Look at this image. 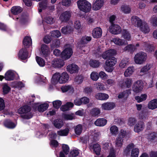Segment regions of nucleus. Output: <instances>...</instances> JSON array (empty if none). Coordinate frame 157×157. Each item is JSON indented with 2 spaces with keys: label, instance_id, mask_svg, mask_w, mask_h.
Here are the masks:
<instances>
[{
  "label": "nucleus",
  "instance_id": "1",
  "mask_svg": "<svg viewBox=\"0 0 157 157\" xmlns=\"http://www.w3.org/2000/svg\"><path fill=\"white\" fill-rule=\"evenodd\" d=\"M100 48L97 49V51L94 53L96 57L98 58L101 56L104 59L108 58L105 62V65L104 67L105 70L109 72H111L114 70L113 67L117 63V59L114 57L112 56L117 54L116 51L114 49H110L106 51L102 54Z\"/></svg>",
  "mask_w": 157,
  "mask_h": 157
},
{
  "label": "nucleus",
  "instance_id": "2",
  "mask_svg": "<svg viewBox=\"0 0 157 157\" xmlns=\"http://www.w3.org/2000/svg\"><path fill=\"white\" fill-rule=\"evenodd\" d=\"M69 78V75L66 72H63L62 73L56 72L52 75L51 82L54 85L58 83L64 84L68 82Z\"/></svg>",
  "mask_w": 157,
  "mask_h": 157
},
{
  "label": "nucleus",
  "instance_id": "3",
  "mask_svg": "<svg viewBox=\"0 0 157 157\" xmlns=\"http://www.w3.org/2000/svg\"><path fill=\"white\" fill-rule=\"evenodd\" d=\"M30 107L27 105H24L20 107L18 110L19 113L21 114V116L23 119H29L32 117L33 115L31 112Z\"/></svg>",
  "mask_w": 157,
  "mask_h": 157
},
{
  "label": "nucleus",
  "instance_id": "4",
  "mask_svg": "<svg viewBox=\"0 0 157 157\" xmlns=\"http://www.w3.org/2000/svg\"><path fill=\"white\" fill-rule=\"evenodd\" d=\"M77 4L78 8L85 13L89 12L91 8V3L86 0H79Z\"/></svg>",
  "mask_w": 157,
  "mask_h": 157
},
{
  "label": "nucleus",
  "instance_id": "5",
  "mask_svg": "<svg viewBox=\"0 0 157 157\" xmlns=\"http://www.w3.org/2000/svg\"><path fill=\"white\" fill-rule=\"evenodd\" d=\"M147 54L143 52H140L135 56L134 60L136 63L138 64H143L147 60Z\"/></svg>",
  "mask_w": 157,
  "mask_h": 157
},
{
  "label": "nucleus",
  "instance_id": "6",
  "mask_svg": "<svg viewBox=\"0 0 157 157\" xmlns=\"http://www.w3.org/2000/svg\"><path fill=\"white\" fill-rule=\"evenodd\" d=\"M19 78V76L17 73L15 71L11 70L7 71L4 75V78L8 81L17 79Z\"/></svg>",
  "mask_w": 157,
  "mask_h": 157
},
{
  "label": "nucleus",
  "instance_id": "7",
  "mask_svg": "<svg viewBox=\"0 0 157 157\" xmlns=\"http://www.w3.org/2000/svg\"><path fill=\"white\" fill-rule=\"evenodd\" d=\"M47 10L52 12L55 10L54 5L49 6L48 2L47 1L41 2L39 3L38 10L39 13L42 11L43 10Z\"/></svg>",
  "mask_w": 157,
  "mask_h": 157
},
{
  "label": "nucleus",
  "instance_id": "8",
  "mask_svg": "<svg viewBox=\"0 0 157 157\" xmlns=\"http://www.w3.org/2000/svg\"><path fill=\"white\" fill-rule=\"evenodd\" d=\"M65 64L64 61L62 59H55L51 62H48V64L51 65L55 68H60L63 67Z\"/></svg>",
  "mask_w": 157,
  "mask_h": 157
},
{
  "label": "nucleus",
  "instance_id": "9",
  "mask_svg": "<svg viewBox=\"0 0 157 157\" xmlns=\"http://www.w3.org/2000/svg\"><path fill=\"white\" fill-rule=\"evenodd\" d=\"M143 88V83L141 80H138L134 82L132 86L133 91L136 93L141 92Z\"/></svg>",
  "mask_w": 157,
  "mask_h": 157
},
{
  "label": "nucleus",
  "instance_id": "10",
  "mask_svg": "<svg viewBox=\"0 0 157 157\" xmlns=\"http://www.w3.org/2000/svg\"><path fill=\"white\" fill-rule=\"evenodd\" d=\"M102 143L104 149H110L109 154L107 157H116V154L113 148L111 146V144L105 141H103Z\"/></svg>",
  "mask_w": 157,
  "mask_h": 157
},
{
  "label": "nucleus",
  "instance_id": "11",
  "mask_svg": "<svg viewBox=\"0 0 157 157\" xmlns=\"http://www.w3.org/2000/svg\"><path fill=\"white\" fill-rule=\"evenodd\" d=\"M132 82V78H127L120 81L118 85L123 88H129L131 87Z\"/></svg>",
  "mask_w": 157,
  "mask_h": 157
},
{
  "label": "nucleus",
  "instance_id": "12",
  "mask_svg": "<svg viewBox=\"0 0 157 157\" xmlns=\"http://www.w3.org/2000/svg\"><path fill=\"white\" fill-rule=\"evenodd\" d=\"M73 52L72 49L70 46L66 48L62 52L61 57L65 59H67L70 58Z\"/></svg>",
  "mask_w": 157,
  "mask_h": 157
},
{
  "label": "nucleus",
  "instance_id": "13",
  "mask_svg": "<svg viewBox=\"0 0 157 157\" xmlns=\"http://www.w3.org/2000/svg\"><path fill=\"white\" fill-rule=\"evenodd\" d=\"M109 31L114 35L118 34L121 32V27L117 24H112L109 28Z\"/></svg>",
  "mask_w": 157,
  "mask_h": 157
},
{
  "label": "nucleus",
  "instance_id": "14",
  "mask_svg": "<svg viewBox=\"0 0 157 157\" xmlns=\"http://www.w3.org/2000/svg\"><path fill=\"white\" fill-rule=\"evenodd\" d=\"M30 56L28 54L27 49L26 48H23L19 52L18 57L20 59L22 60H25L29 58Z\"/></svg>",
  "mask_w": 157,
  "mask_h": 157
},
{
  "label": "nucleus",
  "instance_id": "15",
  "mask_svg": "<svg viewBox=\"0 0 157 157\" xmlns=\"http://www.w3.org/2000/svg\"><path fill=\"white\" fill-rule=\"evenodd\" d=\"M104 3V0H96L93 4V10L95 11L99 10L103 6Z\"/></svg>",
  "mask_w": 157,
  "mask_h": 157
},
{
  "label": "nucleus",
  "instance_id": "16",
  "mask_svg": "<svg viewBox=\"0 0 157 157\" xmlns=\"http://www.w3.org/2000/svg\"><path fill=\"white\" fill-rule=\"evenodd\" d=\"M116 107V104L113 102H106L101 105L102 109L106 110L113 109Z\"/></svg>",
  "mask_w": 157,
  "mask_h": 157
},
{
  "label": "nucleus",
  "instance_id": "17",
  "mask_svg": "<svg viewBox=\"0 0 157 157\" xmlns=\"http://www.w3.org/2000/svg\"><path fill=\"white\" fill-rule=\"evenodd\" d=\"M92 38L90 36H85L81 38L80 44H78V47L79 48H82L85 46V45L87 44L91 40Z\"/></svg>",
  "mask_w": 157,
  "mask_h": 157
},
{
  "label": "nucleus",
  "instance_id": "18",
  "mask_svg": "<svg viewBox=\"0 0 157 157\" xmlns=\"http://www.w3.org/2000/svg\"><path fill=\"white\" fill-rule=\"evenodd\" d=\"M71 15V11H65L61 13L59 18L62 21H67L70 18Z\"/></svg>",
  "mask_w": 157,
  "mask_h": 157
},
{
  "label": "nucleus",
  "instance_id": "19",
  "mask_svg": "<svg viewBox=\"0 0 157 157\" xmlns=\"http://www.w3.org/2000/svg\"><path fill=\"white\" fill-rule=\"evenodd\" d=\"M132 24L135 26L139 27L143 23L141 20L136 16H133L131 18Z\"/></svg>",
  "mask_w": 157,
  "mask_h": 157
},
{
  "label": "nucleus",
  "instance_id": "20",
  "mask_svg": "<svg viewBox=\"0 0 157 157\" xmlns=\"http://www.w3.org/2000/svg\"><path fill=\"white\" fill-rule=\"evenodd\" d=\"M67 70L70 73L72 74L77 72L79 70V67L75 64H72L67 66Z\"/></svg>",
  "mask_w": 157,
  "mask_h": 157
},
{
  "label": "nucleus",
  "instance_id": "21",
  "mask_svg": "<svg viewBox=\"0 0 157 157\" xmlns=\"http://www.w3.org/2000/svg\"><path fill=\"white\" fill-rule=\"evenodd\" d=\"M112 41L116 45L118 46H123L128 44L127 41L125 40L120 39L118 37L113 38Z\"/></svg>",
  "mask_w": 157,
  "mask_h": 157
},
{
  "label": "nucleus",
  "instance_id": "22",
  "mask_svg": "<svg viewBox=\"0 0 157 157\" xmlns=\"http://www.w3.org/2000/svg\"><path fill=\"white\" fill-rule=\"evenodd\" d=\"M140 47L143 49L149 52H151L154 50V47L151 45H150L148 42H142L140 45Z\"/></svg>",
  "mask_w": 157,
  "mask_h": 157
},
{
  "label": "nucleus",
  "instance_id": "23",
  "mask_svg": "<svg viewBox=\"0 0 157 157\" xmlns=\"http://www.w3.org/2000/svg\"><path fill=\"white\" fill-rule=\"evenodd\" d=\"M102 29L99 27L94 28L92 31V36L93 37L95 38L100 37L102 35Z\"/></svg>",
  "mask_w": 157,
  "mask_h": 157
},
{
  "label": "nucleus",
  "instance_id": "24",
  "mask_svg": "<svg viewBox=\"0 0 157 157\" xmlns=\"http://www.w3.org/2000/svg\"><path fill=\"white\" fill-rule=\"evenodd\" d=\"M151 64H147L144 66L140 70L138 73V75L140 76H143L146 74L147 72L150 70L152 67Z\"/></svg>",
  "mask_w": 157,
  "mask_h": 157
},
{
  "label": "nucleus",
  "instance_id": "25",
  "mask_svg": "<svg viewBox=\"0 0 157 157\" xmlns=\"http://www.w3.org/2000/svg\"><path fill=\"white\" fill-rule=\"evenodd\" d=\"M140 30L144 33L147 34L148 33L150 29L147 24L144 21H143V23L139 27Z\"/></svg>",
  "mask_w": 157,
  "mask_h": 157
},
{
  "label": "nucleus",
  "instance_id": "26",
  "mask_svg": "<svg viewBox=\"0 0 157 157\" xmlns=\"http://www.w3.org/2000/svg\"><path fill=\"white\" fill-rule=\"evenodd\" d=\"M4 125L7 128L13 129L16 127L17 124L10 120H6L4 121Z\"/></svg>",
  "mask_w": 157,
  "mask_h": 157
},
{
  "label": "nucleus",
  "instance_id": "27",
  "mask_svg": "<svg viewBox=\"0 0 157 157\" xmlns=\"http://www.w3.org/2000/svg\"><path fill=\"white\" fill-rule=\"evenodd\" d=\"M40 52L44 56H47L50 53L49 47L45 44H42L41 47Z\"/></svg>",
  "mask_w": 157,
  "mask_h": 157
},
{
  "label": "nucleus",
  "instance_id": "28",
  "mask_svg": "<svg viewBox=\"0 0 157 157\" xmlns=\"http://www.w3.org/2000/svg\"><path fill=\"white\" fill-rule=\"evenodd\" d=\"M95 98L101 100H106L109 98V95L104 93H98L95 95Z\"/></svg>",
  "mask_w": 157,
  "mask_h": 157
},
{
  "label": "nucleus",
  "instance_id": "29",
  "mask_svg": "<svg viewBox=\"0 0 157 157\" xmlns=\"http://www.w3.org/2000/svg\"><path fill=\"white\" fill-rule=\"evenodd\" d=\"M140 45L139 44H137L136 45L132 44H129L125 47L123 49L124 51H128L130 52H133L136 49V47H139Z\"/></svg>",
  "mask_w": 157,
  "mask_h": 157
},
{
  "label": "nucleus",
  "instance_id": "30",
  "mask_svg": "<svg viewBox=\"0 0 157 157\" xmlns=\"http://www.w3.org/2000/svg\"><path fill=\"white\" fill-rule=\"evenodd\" d=\"M144 127L143 122L141 121L139 122L135 125L134 131L137 132H139L143 129Z\"/></svg>",
  "mask_w": 157,
  "mask_h": 157
},
{
  "label": "nucleus",
  "instance_id": "31",
  "mask_svg": "<svg viewBox=\"0 0 157 157\" xmlns=\"http://www.w3.org/2000/svg\"><path fill=\"white\" fill-rule=\"evenodd\" d=\"M73 31V28L70 25H67L62 28L61 30L62 33L65 34H70Z\"/></svg>",
  "mask_w": 157,
  "mask_h": 157
},
{
  "label": "nucleus",
  "instance_id": "32",
  "mask_svg": "<svg viewBox=\"0 0 157 157\" xmlns=\"http://www.w3.org/2000/svg\"><path fill=\"white\" fill-rule=\"evenodd\" d=\"M135 71L133 66H130L128 67L124 72V75L125 77L130 76L132 75Z\"/></svg>",
  "mask_w": 157,
  "mask_h": 157
},
{
  "label": "nucleus",
  "instance_id": "33",
  "mask_svg": "<svg viewBox=\"0 0 157 157\" xmlns=\"http://www.w3.org/2000/svg\"><path fill=\"white\" fill-rule=\"evenodd\" d=\"M107 121L104 118H99L95 122V124L98 126H103L107 123Z\"/></svg>",
  "mask_w": 157,
  "mask_h": 157
},
{
  "label": "nucleus",
  "instance_id": "34",
  "mask_svg": "<svg viewBox=\"0 0 157 157\" xmlns=\"http://www.w3.org/2000/svg\"><path fill=\"white\" fill-rule=\"evenodd\" d=\"M129 64V59L127 58H125L121 60L119 66L121 68H124L127 67Z\"/></svg>",
  "mask_w": 157,
  "mask_h": 157
},
{
  "label": "nucleus",
  "instance_id": "35",
  "mask_svg": "<svg viewBox=\"0 0 157 157\" xmlns=\"http://www.w3.org/2000/svg\"><path fill=\"white\" fill-rule=\"evenodd\" d=\"M120 10L125 14H128L130 13L131 9L129 5H123L121 6Z\"/></svg>",
  "mask_w": 157,
  "mask_h": 157
},
{
  "label": "nucleus",
  "instance_id": "36",
  "mask_svg": "<svg viewBox=\"0 0 157 157\" xmlns=\"http://www.w3.org/2000/svg\"><path fill=\"white\" fill-rule=\"evenodd\" d=\"M134 145L133 144H130L124 149V154L127 155H129L131 150L134 148Z\"/></svg>",
  "mask_w": 157,
  "mask_h": 157
},
{
  "label": "nucleus",
  "instance_id": "37",
  "mask_svg": "<svg viewBox=\"0 0 157 157\" xmlns=\"http://www.w3.org/2000/svg\"><path fill=\"white\" fill-rule=\"evenodd\" d=\"M90 148H92L95 153L97 155L100 154L101 148L100 145L98 144H94L92 146H90Z\"/></svg>",
  "mask_w": 157,
  "mask_h": 157
},
{
  "label": "nucleus",
  "instance_id": "38",
  "mask_svg": "<svg viewBox=\"0 0 157 157\" xmlns=\"http://www.w3.org/2000/svg\"><path fill=\"white\" fill-rule=\"evenodd\" d=\"M148 107L149 109H154L157 108V99L151 101L148 103Z\"/></svg>",
  "mask_w": 157,
  "mask_h": 157
},
{
  "label": "nucleus",
  "instance_id": "39",
  "mask_svg": "<svg viewBox=\"0 0 157 157\" xmlns=\"http://www.w3.org/2000/svg\"><path fill=\"white\" fill-rule=\"evenodd\" d=\"M23 44L25 47H29L32 44V41L31 37L29 36L25 37L23 41Z\"/></svg>",
  "mask_w": 157,
  "mask_h": 157
},
{
  "label": "nucleus",
  "instance_id": "40",
  "mask_svg": "<svg viewBox=\"0 0 157 157\" xmlns=\"http://www.w3.org/2000/svg\"><path fill=\"white\" fill-rule=\"evenodd\" d=\"M61 90L63 92L68 91L69 92H73L74 90L73 87L71 85H65L61 87Z\"/></svg>",
  "mask_w": 157,
  "mask_h": 157
},
{
  "label": "nucleus",
  "instance_id": "41",
  "mask_svg": "<svg viewBox=\"0 0 157 157\" xmlns=\"http://www.w3.org/2000/svg\"><path fill=\"white\" fill-rule=\"evenodd\" d=\"M74 104L71 102H67L65 105H62L60 108L61 110L63 111H65L70 109V108L73 107Z\"/></svg>",
  "mask_w": 157,
  "mask_h": 157
},
{
  "label": "nucleus",
  "instance_id": "42",
  "mask_svg": "<svg viewBox=\"0 0 157 157\" xmlns=\"http://www.w3.org/2000/svg\"><path fill=\"white\" fill-rule=\"evenodd\" d=\"M122 36L125 40L129 41L131 40V36L129 32L126 29H123L121 33Z\"/></svg>",
  "mask_w": 157,
  "mask_h": 157
},
{
  "label": "nucleus",
  "instance_id": "43",
  "mask_svg": "<svg viewBox=\"0 0 157 157\" xmlns=\"http://www.w3.org/2000/svg\"><path fill=\"white\" fill-rule=\"evenodd\" d=\"M69 131V128H66L64 129L58 131L57 133L58 135L59 136H66L68 135Z\"/></svg>",
  "mask_w": 157,
  "mask_h": 157
},
{
  "label": "nucleus",
  "instance_id": "44",
  "mask_svg": "<svg viewBox=\"0 0 157 157\" xmlns=\"http://www.w3.org/2000/svg\"><path fill=\"white\" fill-rule=\"evenodd\" d=\"M123 139L121 137H118L116 139L115 145L116 148L118 149L121 147L123 144Z\"/></svg>",
  "mask_w": 157,
  "mask_h": 157
},
{
  "label": "nucleus",
  "instance_id": "45",
  "mask_svg": "<svg viewBox=\"0 0 157 157\" xmlns=\"http://www.w3.org/2000/svg\"><path fill=\"white\" fill-rule=\"evenodd\" d=\"M11 12L14 15H17L20 13L22 11L21 7L19 6H14L11 9Z\"/></svg>",
  "mask_w": 157,
  "mask_h": 157
},
{
  "label": "nucleus",
  "instance_id": "46",
  "mask_svg": "<svg viewBox=\"0 0 157 157\" xmlns=\"http://www.w3.org/2000/svg\"><path fill=\"white\" fill-rule=\"evenodd\" d=\"M53 124L56 128L59 129L63 126V122L61 119H56L54 121Z\"/></svg>",
  "mask_w": 157,
  "mask_h": 157
},
{
  "label": "nucleus",
  "instance_id": "47",
  "mask_svg": "<svg viewBox=\"0 0 157 157\" xmlns=\"http://www.w3.org/2000/svg\"><path fill=\"white\" fill-rule=\"evenodd\" d=\"M131 90H127L125 91H124L123 92L120 93L118 95V98L119 99L127 98L128 96V95L131 94Z\"/></svg>",
  "mask_w": 157,
  "mask_h": 157
},
{
  "label": "nucleus",
  "instance_id": "48",
  "mask_svg": "<svg viewBox=\"0 0 157 157\" xmlns=\"http://www.w3.org/2000/svg\"><path fill=\"white\" fill-rule=\"evenodd\" d=\"M48 105L47 103L40 105L38 107V110L39 112H43L48 108Z\"/></svg>",
  "mask_w": 157,
  "mask_h": 157
},
{
  "label": "nucleus",
  "instance_id": "49",
  "mask_svg": "<svg viewBox=\"0 0 157 157\" xmlns=\"http://www.w3.org/2000/svg\"><path fill=\"white\" fill-rule=\"evenodd\" d=\"M11 86L14 88H22L24 86V84L21 82L15 81L11 83Z\"/></svg>",
  "mask_w": 157,
  "mask_h": 157
},
{
  "label": "nucleus",
  "instance_id": "50",
  "mask_svg": "<svg viewBox=\"0 0 157 157\" xmlns=\"http://www.w3.org/2000/svg\"><path fill=\"white\" fill-rule=\"evenodd\" d=\"M111 133L113 135L116 136L118 133V129L117 127L115 125H113L110 128Z\"/></svg>",
  "mask_w": 157,
  "mask_h": 157
},
{
  "label": "nucleus",
  "instance_id": "51",
  "mask_svg": "<svg viewBox=\"0 0 157 157\" xmlns=\"http://www.w3.org/2000/svg\"><path fill=\"white\" fill-rule=\"evenodd\" d=\"M82 125L80 124H78L75 128V133L77 135H80L82 132Z\"/></svg>",
  "mask_w": 157,
  "mask_h": 157
},
{
  "label": "nucleus",
  "instance_id": "52",
  "mask_svg": "<svg viewBox=\"0 0 157 157\" xmlns=\"http://www.w3.org/2000/svg\"><path fill=\"white\" fill-rule=\"evenodd\" d=\"M36 60L38 65L41 67H44L45 65L44 60L42 58L36 56Z\"/></svg>",
  "mask_w": 157,
  "mask_h": 157
},
{
  "label": "nucleus",
  "instance_id": "53",
  "mask_svg": "<svg viewBox=\"0 0 157 157\" xmlns=\"http://www.w3.org/2000/svg\"><path fill=\"white\" fill-rule=\"evenodd\" d=\"M147 138L151 140L155 141L157 140V133L155 132H153L149 134L147 136Z\"/></svg>",
  "mask_w": 157,
  "mask_h": 157
},
{
  "label": "nucleus",
  "instance_id": "54",
  "mask_svg": "<svg viewBox=\"0 0 157 157\" xmlns=\"http://www.w3.org/2000/svg\"><path fill=\"white\" fill-rule=\"evenodd\" d=\"M51 36L55 38H59L61 36V34L60 32L58 30H55L51 32Z\"/></svg>",
  "mask_w": 157,
  "mask_h": 157
},
{
  "label": "nucleus",
  "instance_id": "55",
  "mask_svg": "<svg viewBox=\"0 0 157 157\" xmlns=\"http://www.w3.org/2000/svg\"><path fill=\"white\" fill-rule=\"evenodd\" d=\"M139 153V150L137 148H134L132 150L131 157H138Z\"/></svg>",
  "mask_w": 157,
  "mask_h": 157
},
{
  "label": "nucleus",
  "instance_id": "56",
  "mask_svg": "<svg viewBox=\"0 0 157 157\" xmlns=\"http://www.w3.org/2000/svg\"><path fill=\"white\" fill-rule=\"evenodd\" d=\"M149 22L154 26H157V16H153L149 20Z\"/></svg>",
  "mask_w": 157,
  "mask_h": 157
},
{
  "label": "nucleus",
  "instance_id": "57",
  "mask_svg": "<svg viewBox=\"0 0 157 157\" xmlns=\"http://www.w3.org/2000/svg\"><path fill=\"white\" fill-rule=\"evenodd\" d=\"M59 4H61L62 5L65 7H69L71 6V0H62Z\"/></svg>",
  "mask_w": 157,
  "mask_h": 157
},
{
  "label": "nucleus",
  "instance_id": "58",
  "mask_svg": "<svg viewBox=\"0 0 157 157\" xmlns=\"http://www.w3.org/2000/svg\"><path fill=\"white\" fill-rule=\"evenodd\" d=\"M89 63L90 66L93 67H98L100 65L99 62L96 60H91Z\"/></svg>",
  "mask_w": 157,
  "mask_h": 157
},
{
  "label": "nucleus",
  "instance_id": "59",
  "mask_svg": "<svg viewBox=\"0 0 157 157\" xmlns=\"http://www.w3.org/2000/svg\"><path fill=\"white\" fill-rule=\"evenodd\" d=\"M79 154V151L78 149H74L70 151L69 156V157H75L78 156Z\"/></svg>",
  "mask_w": 157,
  "mask_h": 157
},
{
  "label": "nucleus",
  "instance_id": "60",
  "mask_svg": "<svg viewBox=\"0 0 157 157\" xmlns=\"http://www.w3.org/2000/svg\"><path fill=\"white\" fill-rule=\"evenodd\" d=\"M44 21L49 24H52L54 21V18L50 16H48L45 17Z\"/></svg>",
  "mask_w": 157,
  "mask_h": 157
},
{
  "label": "nucleus",
  "instance_id": "61",
  "mask_svg": "<svg viewBox=\"0 0 157 157\" xmlns=\"http://www.w3.org/2000/svg\"><path fill=\"white\" fill-rule=\"evenodd\" d=\"M0 29L4 31L9 33L10 31V29L8 28L6 25L0 22Z\"/></svg>",
  "mask_w": 157,
  "mask_h": 157
},
{
  "label": "nucleus",
  "instance_id": "62",
  "mask_svg": "<svg viewBox=\"0 0 157 157\" xmlns=\"http://www.w3.org/2000/svg\"><path fill=\"white\" fill-rule=\"evenodd\" d=\"M90 78L91 79L94 81H97L99 78L98 74L95 72H93L90 75Z\"/></svg>",
  "mask_w": 157,
  "mask_h": 157
},
{
  "label": "nucleus",
  "instance_id": "63",
  "mask_svg": "<svg viewBox=\"0 0 157 157\" xmlns=\"http://www.w3.org/2000/svg\"><path fill=\"white\" fill-rule=\"evenodd\" d=\"M62 148L63 152H64L65 155H67L68 154L69 151V147L68 145L65 144H63L62 146Z\"/></svg>",
  "mask_w": 157,
  "mask_h": 157
},
{
  "label": "nucleus",
  "instance_id": "64",
  "mask_svg": "<svg viewBox=\"0 0 157 157\" xmlns=\"http://www.w3.org/2000/svg\"><path fill=\"white\" fill-rule=\"evenodd\" d=\"M129 135L126 131L124 130L121 129L120 131V133L119 135V137H121L123 139V138L125 137L126 138L127 136H128Z\"/></svg>",
  "mask_w": 157,
  "mask_h": 157
}]
</instances>
